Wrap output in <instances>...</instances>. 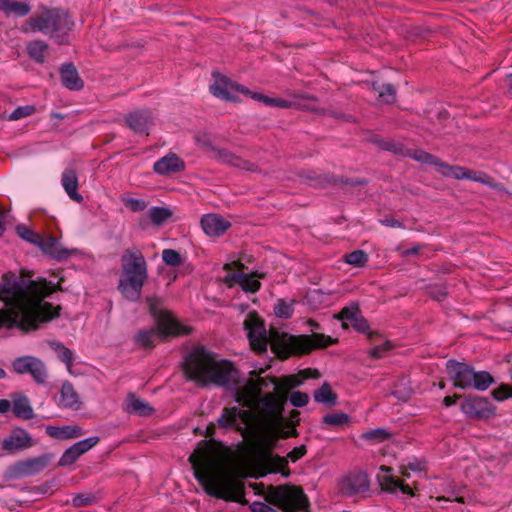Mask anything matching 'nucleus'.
<instances>
[{
    "label": "nucleus",
    "instance_id": "14",
    "mask_svg": "<svg viewBox=\"0 0 512 512\" xmlns=\"http://www.w3.org/2000/svg\"><path fill=\"white\" fill-rule=\"evenodd\" d=\"M370 481L365 472L351 473L342 478L340 490L346 496H353L369 490Z\"/></svg>",
    "mask_w": 512,
    "mask_h": 512
},
{
    "label": "nucleus",
    "instance_id": "22",
    "mask_svg": "<svg viewBox=\"0 0 512 512\" xmlns=\"http://www.w3.org/2000/svg\"><path fill=\"white\" fill-rule=\"evenodd\" d=\"M377 477L382 489L389 492H395L397 489H400L403 494L411 496L413 495V492L408 485H405L394 478V476L391 474L390 468L381 466L380 474H378Z\"/></svg>",
    "mask_w": 512,
    "mask_h": 512
},
{
    "label": "nucleus",
    "instance_id": "4",
    "mask_svg": "<svg viewBox=\"0 0 512 512\" xmlns=\"http://www.w3.org/2000/svg\"><path fill=\"white\" fill-rule=\"evenodd\" d=\"M46 294L31 286L30 295L15 296L5 302V309H0V327H19L24 331L38 328L39 322H46L58 316V311L50 303L44 302Z\"/></svg>",
    "mask_w": 512,
    "mask_h": 512
},
{
    "label": "nucleus",
    "instance_id": "52",
    "mask_svg": "<svg viewBox=\"0 0 512 512\" xmlns=\"http://www.w3.org/2000/svg\"><path fill=\"white\" fill-rule=\"evenodd\" d=\"M93 500L94 498L90 494H81L73 497L72 505L79 508L91 504Z\"/></svg>",
    "mask_w": 512,
    "mask_h": 512
},
{
    "label": "nucleus",
    "instance_id": "5",
    "mask_svg": "<svg viewBox=\"0 0 512 512\" xmlns=\"http://www.w3.org/2000/svg\"><path fill=\"white\" fill-rule=\"evenodd\" d=\"M184 372L189 379L202 385L225 387L232 384L237 375L230 362L217 359L216 354L204 347H197L186 356Z\"/></svg>",
    "mask_w": 512,
    "mask_h": 512
},
{
    "label": "nucleus",
    "instance_id": "43",
    "mask_svg": "<svg viewBox=\"0 0 512 512\" xmlns=\"http://www.w3.org/2000/svg\"><path fill=\"white\" fill-rule=\"evenodd\" d=\"M360 314L359 307L356 303L344 307L338 314L337 318L341 321L351 322L357 315Z\"/></svg>",
    "mask_w": 512,
    "mask_h": 512
},
{
    "label": "nucleus",
    "instance_id": "30",
    "mask_svg": "<svg viewBox=\"0 0 512 512\" xmlns=\"http://www.w3.org/2000/svg\"><path fill=\"white\" fill-rule=\"evenodd\" d=\"M60 405L65 408L78 409L80 406L79 398L72 384L66 382L62 385L60 392Z\"/></svg>",
    "mask_w": 512,
    "mask_h": 512
},
{
    "label": "nucleus",
    "instance_id": "12",
    "mask_svg": "<svg viewBox=\"0 0 512 512\" xmlns=\"http://www.w3.org/2000/svg\"><path fill=\"white\" fill-rule=\"evenodd\" d=\"M13 368L18 374H31L37 383H44L47 377L44 363L33 356L16 358L13 362Z\"/></svg>",
    "mask_w": 512,
    "mask_h": 512
},
{
    "label": "nucleus",
    "instance_id": "61",
    "mask_svg": "<svg viewBox=\"0 0 512 512\" xmlns=\"http://www.w3.org/2000/svg\"><path fill=\"white\" fill-rule=\"evenodd\" d=\"M407 468L414 472H420L423 470L422 463L417 460L409 462Z\"/></svg>",
    "mask_w": 512,
    "mask_h": 512
},
{
    "label": "nucleus",
    "instance_id": "56",
    "mask_svg": "<svg viewBox=\"0 0 512 512\" xmlns=\"http://www.w3.org/2000/svg\"><path fill=\"white\" fill-rule=\"evenodd\" d=\"M467 179H470L475 182L483 183L485 185H491V179L486 174L482 172H474L471 171V177H467Z\"/></svg>",
    "mask_w": 512,
    "mask_h": 512
},
{
    "label": "nucleus",
    "instance_id": "25",
    "mask_svg": "<svg viewBox=\"0 0 512 512\" xmlns=\"http://www.w3.org/2000/svg\"><path fill=\"white\" fill-rule=\"evenodd\" d=\"M62 187L64 188L65 192L68 194V196L80 203L83 200V197L81 194L77 192L78 189V177L74 170L72 169H65L62 173V179H61Z\"/></svg>",
    "mask_w": 512,
    "mask_h": 512
},
{
    "label": "nucleus",
    "instance_id": "35",
    "mask_svg": "<svg viewBox=\"0 0 512 512\" xmlns=\"http://www.w3.org/2000/svg\"><path fill=\"white\" fill-rule=\"evenodd\" d=\"M407 156L413 158L417 162H420L423 164H428V165H433V166H435L437 171H438V168H440V165L442 163V161L439 158H437L436 156H434L430 153H427L425 151H422V150H413V151L409 150V151H407Z\"/></svg>",
    "mask_w": 512,
    "mask_h": 512
},
{
    "label": "nucleus",
    "instance_id": "60",
    "mask_svg": "<svg viewBox=\"0 0 512 512\" xmlns=\"http://www.w3.org/2000/svg\"><path fill=\"white\" fill-rule=\"evenodd\" d=\"M420 246L419 245H414L410 248H407L405 249L403 252H402V255L403 256H415L419 253L420 251Z\"/></svg>",
    "mask_w": 512,
    "mask_h": 512
},
{
    "label": "nucleus",
    "instance_id": "40",
    "mask_svg": "<svg viewBox=\"0 0 512 512\" xmlns=\"http://www.w3.org/2000/svg\"><path fill=\"white\" fill-rule=\"evenodd\" d=\"M269 462L272 467V471L275 473H281L284 477L289 476V471L287 470L288 459L280 456H270Z\"/></svg>",
    "mask_w": 512,
    "mask_h": 512
},
{
    "label": "nucleus",
    "instance_id": "53",
    "mask_svg": "<svg viewBox=\"0 0 512 512\" xmlns=\"http://www.w3.org/2000/svg\"><path fill=\"white\" fill-rule=\"evenodd\" d=\"M350 323L358 332L364 333L369 329L368 322L360 314L357 315Z\"/></svg>",
    "mask_w": 512,
    "mask_h": 512
},
{
    "label": "nucleus",
    "instance_id": "29",
    "mask_svg": "<svg viewBox=\"0 0 512 512\" xmlns=\"http://www.w3.org/2000/svg\"><path fill=\"white\" fill-rule=\"evenodd\" d=\"M218 157L223 163L233 167H237L245 171L255 170V165L253 163L243 160L239 156H236L227 150H220L218 152Z\"/></svg>",
    "mask_w": 512,
    "mask_h": 512
},
{
    "label": "nucleus",
    "instance_id": "21",
    "mask_svg": "<svg viewBox=\"0 0 512 512\" xmlns=\"http://www.w3.org/2000/svg\"><path fill=\"white\" fill-rule=\"evenodd\" d=\"M51 460L49 455H42L39 457L27 459L18 462L15 466V470L18 476H32L47 467Z\"/></svg>",
    "mask_w": 512,
    "mask_h": 512
},
{
    "label": "nucleus",
    "instance_id": "48",
    "mask_svg": "<svg viewBox=\"0 0 512 512\" xmlns=\"http://www.w3.org/2000/svg\"><path fill=\"white\" fill-rule=\"evenodd\" d=\"M163 261L170 266H177L181 262L180 254L173 249H165L162 252Z\"/></svg>",
    "mask_w": 512,
    "mask_h": 512
},
{
    "label": "nucleus",
    "instance_id": "9",
    "mask_svg": "<svg viewBox=\"0 0 512 512\" xmlns=\"http://www.w3.org/2000/svg\"><path fill=\"white\" fill-rule=\"evenodd\" d=\"M149 310L157 323V329L142 330L137 333L135 340L144 348H151L155 345L158 336L179 335L182 333L180 325L173 316L159 307V300L154 297L147 299Z\"/></svg>",
    "mask_w": 512,
    "mask_h": 512
},
{
    "label": "nucleus",
    "instance_id": "44",
    "mask_svg": "<svg viewBox=\"0 0 512 512\" xmlns=\"http://www.w3.org/2000/svg\"><path fill=\"white\" fill-rule=\"evenodd\" d=\"M349 417L345 413L328 414L323 417V422L330 426H342L347 424Z\"/></svg>",
    "mask_w": 512,
    "mask_h": 512
},
{
    "label": "nucleus",
    "instance_id": "54",
    "mask_svg": "<svg viewBox=\"0 0 512 512\" xmlns=\"http://www.w3.org/2000/svg\"><path fill=\"white\" fill-rule=\"evenodd\" d=\"M390 348V343L386 342L383 345L375 346L372 349H370L369 354L371 357L378 359L383 357L384 353L388 351Z\"/></svg>",
    "mask_w": 512,
    "mask_h": 512
},
{
    "label": "nucleus",
    "instance_id": "33",
    "mask_svg": "<svg viewBox=\"0 0 512 512\" xmlns=\"http://www.w3.org/2000/svg\"><path fill=\"white\" fill-rule=\"evenodd\" d=\"M438 172L447 177H453L455 179H467L471 177V171L460 166H451L447 163L442 162Z\"/></svg>",
    "mask_w": 512,
    "mask_h": 512
},
{
    "label": "nucleus",
    "instance_id": "32",
    "mask_svg": "<svg viewBox=\"0 0 512 512\" xmlns=\"http://www.w3.org/2000/svg\"><path fill=\"white\" fill-rule=\"evenodd\" d=\"M12 411L14 415L22 419H31L34 416L33 408L26 397H18L13 400Z\"/></svg>",
    "mask_w": 512,
    "mask_h": 512
},
{
    "label": "nucleus",
    "instance_id": "34",
    "mask_svg": "<svg viewBox=\"0 0 512 512\" xmlns=\"http://www.w3.org/2000/svg\"><path fill=\"white\" fill-rule=\"evenodd\" d=\"M314 400L318 403H322L328 406H332L336 403V395L332 392L331 387L328 383H323L322 386L314 392Z\"/></svg>",
    "mask_w": 512,
    "mask_h": 512
},
{
    "label": "nucleus",
    "instance_id": "31",
    "mask_svg": "<svg viewBox=\"0 0 512 512\" xmlns=\"http://www.w3.org/2000/svg\"><path fill=\"white\" fill-rule=\"evenodd\" d=\"M26 50L29 57L37 63L45 62V55L48 51V45L42 40H33L27 43Z\"/></svg>",
    "mask_w": 512,
    "mask_h": 512
},
{
    "label": "nucleus",
    "instance_id": "51",
    "mask_svg": "<svg viewBox=\"0 0 512 512\" xmlns=\"http://www.w3.org/2000/svg\"><path fill=\"white\" fill-rule=\"evenodd\" d=\"M309 402L308 394L300 391L293 392L290 396V403L294 407H304Z\"/></svg>",
    "mask_w": 512,
    "mask_h": 512
},
{
    "label": "nucleus",
    "instance_id": "55",
    "mask_svg": "<svg viewBox=\"0 0 512 512\" xmlns=\"http://www.w3.org/2000/svg\"><path fill=\"white\" fill-rule=\"evenodd\" d=\"M493 397L498 401H503L507 398H509L512 394L508 387L501 386L499 388H496L492 391Z\"/></svg>",
    "mask_w": 512,
    "mask_h": 512
},
{
    "label": "nucleus",
    "instance_id": "47",
    "mask_svg": "<svg viewBox=\"0 0 512 512\" xmlns=\"http://www.w3.org/2000/svg\"><path fill=\"white\" fill-rule=\"evenodd\" d=\"M380 147L383 150L391 151L396 155H403L407 156V149L404 148V146L400 143L392 142V141H382L380 143Z\"/></svg>",
    "mask_w": 512,
    "mask_h": 512
},
{
    "label": "nucleus",
    "instance_id": "3",
    "mask_svg": "<svg viewBox=\"0 0 512 512\" xmlns=\"http://www.w3.org/2000/svg\"><path fill=\"white\" fill-rule=\"evenodd\" d=\"M244 328L253 350L263 352L270 344L273 352L281 359H286L292 354L309 352L313 348H323L333 342L331 337L317 333L311 336H293L277 331L268 333L263 321L254 313L245 319Z\"/></svg>",
    "mask_w": 512,
    "mask_h": 512
},
{
    "label": "nucleus",
    "instance_id": "58",
    "mask_svg": "<svg viewBox=\"0 0 512 512\" xmlns=\"http://www.w3.org/2000/svg\"><path fill=\"white\" fill-rule=\"evenodd\" d=\"M301 376L303 377L304 380L309 379V378H319L320 373L316 369L308 368V369L301 371Z\"/></svg>",
    "mask_w": 512,
    "mask_h": 512
},
{
    "label": "nucleus",
    "instance_id": "42",
    "mask_svg": "<svg viewBox=\"0 0 512 512\" xmlns=\"http://www.w3.org/2000/svg\"><path fill=\"white\" fill-rule=\"evenodd\" d=\"M16 230H17V234L22 239H24L25 241H27L29 243H32V244L38 246V243H39V241L41 239V236L39 234L33 232L32 230H30L29 228L25 227L24 225L17 226Z\"/></svg>",
    "mask_w": 512,
    "mask_h": 512
},
{
    "label": "nucleus",
    "instance_id": "41",
    "mask_svg": "<svg viewBox=\"0 0 512 512\" xmlns=\"http://www.w3.org/2000/svg\"><path fill=\"white\" fill-rule=\"evenodd\" d=\"M345 261L353 266H363L368 261V255L362 250H355L345 256Z\"/></svg>",
    "mask_w": 512,
    "mask_h": 512
},
{
    "label": "nucleus",
    "instance_id": "46",
    "mask_svg": "<svg viewBox=\"0 0 512 512\" xmlns=\"http://www.w3.org/2000/svg\"><path fill=\"white\" fill-rule=\"evenodd\" d=\"M274 313L281 318H289L293 314V307L291 304L279 300L274 307Z\"/></svg>",
    "mask_w": 512,
    "mask_h": 512
},
{
    "label": "nucleus",
    "instance_id": "45",
    "mask_svg": "<svg viewBox=\"0 0 512 512\" xmlns=\"http://www.w3.org/2000/svg\"><path fill=\"white\" fill-rule=\"evenodd\" d=\"M54 349L58 352V356L61 359L62 362H64L67 366V368L70 370L72 366V356L73 353L70 349L64 347L60 343L54 344Z\"/></svg>",
    "mask_w": 512,
    "mask_h": 512
},
{
    "label": "nucleus",
    "instance_id": "59",
    "mask_svg": "<svg viewBox=\"0 0 512 512\" xmlns=\"http://www.w3.org/2000/svg\"><path fill=\"white\" fill-rule=\"evenodd\" d=\"M381 223L387 227H391V228H401L402 227V224L399 220L395 219V218H385L383 220H381Z\"/></svg>",
    "mask_w": 512,
    "mask_h": 512
},
{
    "label": "nucleus",
    "instance_id": "57",
    "mask_svg": "<svg viewBox=\"0 0 512 512\" xmlns=\"http://www.w3.org/2000/svg\"><path fill=\"white\" fill-rule=\"evenodd\" d=\"M306 453V447L304 445H301L299 447L294 448L292 451H290L287 455V459H290L292 462H296L298 459H300L302 456H304Z\"/></svg>",
    "mask_w": 512,
    "mask_h": 512
},
{
    "label": "nucleus",
    "instance_id": "7",
    "mask_svg": "<svg viewBox=\"0 0 512 512\" xmlns=\"http://www.w3.org/2000/svg\"><path fill=\"white\" fill-rule=\"evenodd\" d=\"M73 26L74 22L65 10L44 8L40 13L30 17L20 30L25 34L40 32L55 39L58 44H66V36Z\"/></svg>",
    "mask_w": 512,
    "mask_h": 512
},
{
    "label": "nucleus",
    "instance_id": "38",
    "mask_svg": "<svg viewBox=\"0 0 512 512\" xmlns=\"http://www.w3.org/2000/svg\"><path fill=\"white\" fill-rule=\"evenodd\" d=\"M148 216L154 225L160 226L172 216V212L168 208L154 206L149 209Z\"/></svg>",
    "mask_w": 512,
    "mask_h": 512
},
{
    "label": "nucleus",
    "instance_id": "64",
    "mask_svg": "<svg viewBox=\"0 0 512 512\" xmlns=\"http://www.w3.org/2000/svg\"><path fill=\"white\" fill-rule=\"evenodd\" d=\"M5 214L0 211V236L3 234L5 230Z\"/></svg>",
    "mask_w": 512,
    "mask_h": 512
},
{
    "label": "nucleus",
    "instance_id": "13",
    "mask_svg": "<svg viewBox=\"0 0 512 512\" xmlns=\"http://www.w3.org/2000/svg\"><path fill=\"white\" fill-rule=\"evenodd\" d=\"M461 410L468 417L484 419L494 415L496 407L487 398L476 396L466 398Z\"/></svg>",
    "mask_w": 512,
    "mask_h": 512
},
{
    "label": "nucleus",
    "instance_id": "49",
    "mask_svg": "<svg viewBox=\"0 0 512 512\" xmlns=\"http://www.w3.org/2000/svg\"><path fill=\"white\" fill-rule=\"evenodd\" d=\"M35 111L34 106L26 105L17 107L9 116L10 120H19L24 117L30 116Z\"/></svg>",
    "mask_w": 512,
    "mask_h": 512
},
{
    "label": "nucleus",
    "instance_id": "50",
    "mask_svg": "<svg viewBox=\"0 0 512 512\" xmlns=\"http://www.w3.org/2000/svg\"><path fill=\"white\" fill-rule=\"evenodd\" d=\"M123 202L127 208L134 212L143 211L147 207V203L142 199L124 198Z\"/></svg>",
    "mask_w": 512,
    "mask_h": 512
},
{
    "label": "nucleus",
    "instance_id": "20",
    "mask_svg": "<svg viewBox=\"0 0 512 512\" xmlns=\"http://www.w3.org/2000/svg\"><path fill=\"white\" fill-rule=\"evenodd\" d=\"M38 247L41 250L57 260H65L77 253V249H66L54 237L40 239Z\"/></svg>",
    "mask_w": 512,
    "mask_h": 512
},
{
    "label": "nucleus",
    "instance_id": "39",
    "mask_svg": "<svg viewBox=\"0 0 512 512\" xmlns=\"http://www.w3.org/2000/svg\"><path fill=\"white\" fill-rule=\"evenodd\" d=\"M249 98L255 99L257 101L263 102L267 106L280 107V108H289L291 103L289 101L277 98H270L255 92L250 91Z\"/></svg>",
    "mask_w": 512,
    "mask_h": 512
},
{
    "label": "nucleus",
    "instance_id": "24",
    "mask_svg": "<svg viewBox=\"0 0 512 512\" xmlns=\"http://www.w3.org/2000/svg\"><path fill=\"white\" fill-rule=\"evenodd\" d=\"M61 82L69 90L77 91L83 88V81L79 77L76 67L72 64H64L60 69Z\"/></svg>",
    "mask_w": 512,
    "mask_h": 512
},
{
    "label": "nucleus",
    "instance_id": "2",
    "mask_svg": "<svg viewBox=\"0 0 512 512\" xmlns=\"http://www.w3.org/2000/svg\"><path fill=\"white\" fill-rule=\"evenodd\" d=\"M189 461L194 476L204 491L215 498L240 502L244 497V486L234 471L222 459L215 447L201 442L190 455Z\"/></svg>",
    "mask_w": 512,
    "mask_h": 512
},
{
    "label": "nucleus",
    "instance_id": "11",
    "mask_svg": "<svg viewBox=\"0 0 512 512\" xmlns=\"http://www.w3.org/2000/svg\"><path fill=\"white\" fill-rule=\"evenodd\" d=\"M214 82L210 85V92L217 98L226 101H240L241 95L249 97L250 90L242 85H239L226 76L214 73Z\"/></svg>",
    "mask_w": 512,
    "mask_h": 512
},
{
    "label": "nucleus",
    "instance_id": "23",
    "mask_svg": "<svg viewBox=\"0 0 512 512\" xmlns=\"http://www.w3.org/2000/svg\"><path fill=\"white\" fill-rule=\"evenodd\" d=\"M30 11L31 5L29 2L0 0V12H2L5 17H24L27 16Z\"/></svg>",
    "mask_w": 512,
    "mask_h": 512
},
{
    "label": "nucleus",
    "instance_id": "10",
    "mask_svg": "<svg viewBox=\"0 0 512 512\" xmlns=\"http://www.w3.org/2000/svg\"><path fill=\"white\" fill-rule=\"evenodd\" d=\"M446 370L454 386L460 389L474 388L478 391H485L494 382L489 372L475 371L472 366L456 360H448Z\"/></svg>",
    "mask_w": 512,
    "mask_h": 512
},
{
    "label": "nucleus",
    "instance_id": "15",
    "mask_svg": "<svg viewBox=\"0 0 512 512\" xmlns=\"http://www.w3.org/2000/svg\"><path fill=\"white\" fill-rule=\"evenodd\" d=\"M99 442V437L93 436L83 440H80L73 444L71 447L66 449L62 456L59 459V466H69L72 465L77 459L88 452L91 448H93Z\"/></svg>",
    "mask_w": 512,
    "mask_h": 512
},
{
    "label": "nucleus",
    "instance_id": "27",
    "mask_svg": "<svg viewBox=\"0 0 512 512\" xmlns=\"http://www.w3.org/2000/svg\"><path fill=\"white\" fill-rule=\"evenodd\" d=\"M225 281L229 286H232L234 283L239 284L245 292H256L260 288V282L254 276L245 273L228 275Z\"/></svg>",
    "mask_w": 512,
    "mask_h": 512
},
{
    "label": "nucleus",
    "instance_id": "8",
    "mask_svg": "<svg viewBox=\"0 0 512 512\" xmlns=\"http://www.w3.org/2000/svg\"><path fill=\"white\" fill-rule=\"evenodd\" d=\"M265 502L255 501L251 504L252 512H307L308 500L300 488L289 485L269 486L264 494Z\"/></svg>",
    "mask_w": 512,
    "mask_h": 512
},
{
    "label": "nucleus",
    "instance_id": "1",
    "mask_svg": "<svg viewBox=\"0 0 512 512\" xmlns=\"http://www.w3.org/2000/svg\"><path fill=\"white\" fill-rule=\"evenodd\" d=\"M303 382L301 372L283 377L280 382L274 377H261L253 372L235 392L236 401L247 409L225 408L217 423L221 428L239 431L245 439L257 433L267 434L274 439L295 437L297 431L294 427L288 431L283 429V410L287 392Z\"/></svg>",
    "mask_w": 512,
    "mask_h": 512
},
{
    "label": "nucleus",
    "instance_id": "26",
    "mask_svg": "<svg viewBox=\"0 0 512 512\" xmlns=\"http://www.w3.org/2000/svg\"><path fill=\"white\" fill-rule=\"evenodd\" d=\"M124 405L125 411L129 414L148 416L153 412V408L147 401L136 397L134 394L127 396Z\"/></svg>",
    "mask_w": 512,
    "mask_h": 512
},
{
    "label": "nucleus",
    "instance_id": "16",
    "mask_svg": "<svg viewBox=\"0 0 512 512\" xmlns=\"http://www.w3.org/2000/svg\"><path fill=\"white\" fill-rule=\"evenodd\" d=\"M126 124L136 134L149 135L150 128L154 125L152 113L148 110H138L126 116Z\"/></svg>",
    "mask_w": 512,
    "mask_h": 512
},
{
    "label": "nucleus",
    "instance_id": "37",
    "mask_svg": "<svg viewBox=\"0 0 512 512\" xmlns=\"http://www.w3.org/2000/svg\"><path fill=\"white\" fill-rule=\"evenodd\" d=\"M372 88L375 92L378 93V97L381 102L390 104L395 101L396 98V91L392 84H383L378 85L376 83H373Z\"/></svg>",
    "mask_w": 512,
    "mask_h": 512
},
{
    "label": "nucleus",
    "instance_id": "19",
    "mask_svg": "<svg viewBox=\"0 0 512 512\" xmlns=\"http://www.w3.org/2000/svg\"><path fill=\"white\" fill-rule=\"evenodd\" d=\"M185 167L184 161L175 153H169L153 165V171L161 176H167L183 170Z\"/></svg>",
    "mask_w": 512,
    "mask_h": 512
},
{
    "label": "nucleus",
    "instance_id": "18",
    "mask_svg": "<svg viewBox=\"0 0 512 512\" xmlns=\"http://www.w3.org/2000/svg\"><path fill=\"white\" fill-rule=\"evenodd\" d=\"M231 226L230 222L218 214H207L201 219V227L208 236L219 237Z\"/></svg>",
    "mask_w": 512,
    "mask_h": 512
},
{
    "label": "nucleus",
    "instance_id": "6",
    "mask_svg": "<svg viewBox=\"0 0 512 512\" xmlns=\"http://www.w3.org/2000/svg\"><path fill=\"white\" fill-rule=\"evenodd\" d=\"M122 273L118 290L128 301H137L148 278L147 262L140 250L128 248L121 257Z\"/></svg>",
    "mask_w": 512,
    "mask_h": 512
},
{
    "label": "nucleus",
    "instance_id": "17",
    "mask_svg": "<svg viewBox=\"0 0 512 512\" xmlns=\"http://www.w3.org/2000/svg\"><path fill=\"white\" fill-rule=\"evenodd\" d=\"M32 446L31 436L23 429L14 430L8 437L3 440V449L14 454Z\"/></svg>",
    "mask_w": 512,
    "mask_h": 512
},
{
    "label": "nucleus",
    "instance_id": "36",
    "mask_svg": "<svg viewBox=\"0 0 512 512\" xmlns=\"http://www.w3.org/2000/svg\"><path fill=\"white\" fill-rule=\"evenodd\" d=\"M361 438L366 440L369 444L375 445L382 443L391 438V434L385 428H376L364 432Z\"/></svg>",
    "mask_w": 512,
    "mask_h": 512
},
{
    "label": "nucleus",
    "instance_id": "62",
    "mask_svg": "<svg viewBox=\"0 0 512 512\" xmlns=\"http://www.w3.org/2000/svg\"><path fill=\"white\" fill-rule=\"evenodd\" d=\"M11 408V403L8 400H0V414L8 412Z\"/></svg>",
    "mask_w": 512,
    "mask_h": 512
},
{
    "label": "nucleus",
    "instance_id": "63",
    "mask_svg": "<svg viewBox=\"0 0 512 512\" xmlns=\"http://www.w3.org/2000/svg\"><path fill=\"white\" fill-rule=\"evenodd\" d=\"M457 398H458L457 396H454V397H452V396H446V397H444V399H443V403H444V405H445L446 407H450V406H452V405H454V404H455V402H456Z\"/></svg>",
    "mask_w": 512,
    "mask_h": 512
},
{
    "label": "nucleus",
    "instance_id": "28",
    "mask_svg": "<svg viewBox=\"0 0 512 512\" xmlns=\"http://www.w3.org/2000/svg\"><path fill=\"white\" fill-rule=\"evenodd\" d=\"M46 433L53 438L64 440L82 436L83 430L77 425H67L62 427L47 426Z\"/></svg>",
    "mask_w": 512,
    "mask_h": 512
}]
</instances>
